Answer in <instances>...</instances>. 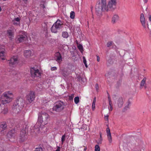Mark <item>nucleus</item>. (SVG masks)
I'll list each match as a JSON object with an SVG mask.
<instances>
[{
    "mask_svg": "<svg viewBox=\"0 0 151 151\" xmlns=\"http://www.w3.org/2000/svg\"><path fill=\"white\" fill-rule=\"evenodd\" d=\"M116 0H110L108 5L106 6V0H99L95 8L96 14L100 16L102 11H112L116 9Z\"/></svg>",
    "mask_w": 151,
    "mask_h": 151,
    "instance_id": "nucleus-1",
    "label": "nucleus"
},
{
    "mask_svg": "<svg viewBox=\"0 0 151 151\" xmlns=\"http://www.w3.org/2000/svg\"><path fill=\"white\" fill-rule=\"evenodd\" d=\"M49 115L47 113L42 112L39 114L38 119L36 125L34 126L35 131H38L42 125H44L48 123L50 120Z\"/></svg>",
    "mask_w": 151,
    "mask_h": 151,
    "instance_id": "nucleus-2",
    "label": "nucleus"
},
{
    "mask_svg": "<svg viewBox=\"0 0 151 151\" xmlns=\"http://www.w3.org/2000/svg\"><path fill=\"white\" fill-rule=\"evenodd\" d=\"M13 95L12 92L10 91H8L4 93L2 96V98H4V99L2 100V103L3 104L9 103L12 100Z\"/></svg>",
    "mask_w": 151,
    "mask_h": 151,
    "instance_id": "nucleus-3",
    "label": "nucleus"
},
{
    "mask_svg": "<svg viewBox=\"0 0 151 151\" xmlns=\"http://www.w3.org/2000/svg\"><path fill=\"white\" fill-rule=\"evenodd\" d=\"M65 103L61 101L56 102L52 108L53 110L56 112H60L63 110L65 108Z\"/></svg>",
    "mask_w": 151,
    "mask_h": 151,
    "instance_id": "nucleus-4",
    "label": "nucleus"
},
{
    "mask_svg": "<svg viewBox=\"0 0 151 151\" xmlns=\"http://www.w3.org/2000/svg\"><path fill=\"white\" fill-rule=\"evenodd\" d=\"M63 25L62 22L60 20L58 19L54 23L51 28V32L54 33H56L58 30L60 29L61 27Z\"/></svg>",
    "mask_w": 151,
    "mask_h": 151,
    "instance_id": "nucleus-5",
    "label": "nucleus"
},
{
    "mask_svg": "<svg viewBox=\"0 0 151 151\" xmlns=\"http://www.w3.org/2000/svg\"><path fill=\"white\" fill-rule=\"evenodd\" d=\"M30 73L32 77H40L41 76V73L39 70L35 67L30 68Z\"/></svg>",
    "mask_w": 151,
    "mask_h": 151,
    "instance_id": "nucleus-6",
    "label": "nucleus"
},
{
    "mask_svg": "<svg viewBox=\"0 0 151 151\" xmlns=\"http://www.w3.org/2000/svg\"><path fill=\"white\" fill-rule=\"evenodd\" d=\"M9 61V65L13 67L16 66L19 62L17 57L16 56H14L11 58Z\"/></svg>",
    "mask_w": 151,
    "mask_h": 151,
    "instance_id": "nucleus-7",
    "label": "nucleus"
},
{
    "mask_svg": "<svg viewBox=\"0 0 151 151\" xmlns=\"http://www.w3.org/2000/svg\"><path fill=\"white\" fill-rule=\"evenodd\" d=\"M35 98V94L33 91H30L27 95L26 96L27 100L28 102L31 103L33 101Z\"/></svg>",
    "mask_w": 151,
    "mask_h": 151,
    "instance_id": "nucleus-8",
    "label": "nucleus"
},
{
    "mask_svg": "<svg viewBox=\"0 0 151 151\" xmlns=\"http://www.w3.org/2000/svg\"><path fill=\"white\" fill-rule=\"evenodd\" d=\"M22 33L23 35L20 34L17 36L18 40L19 42H23L27 39L26 33L24 31H22Z\"/></svg>",
    "mask_w": 151,
    "mask_h": 151,
    "instance_id": "nucleus-9",
    "label": "nucleus"
},
{
    "mask_svg": "<svg viewBox=\"0 0 151 151\" xmlns=\"http://www.w3.org/2000/svg\"><path fill=\"white\" fill-rule=\"evenodd\" d=\"M26 133V131L24 129L21 130L20 133V139L22 142L24 141L27 138V136L25 135Z\"/></svg>",
    "mask_w": 151,
    "mask_h": 151,
    "instance_id": "nucleus-10",
    "label": "nucleus"
},
{
    "mask_svg": "<svg viewBox=\"0 0 151 151\" xmlns=\"http://www.w3.org/2000/svg\"><path fill=\"white\" fill-rule=\"evenodd\" d=\"M5 49L4 47H0V59L3 60H5Z\"/></svg>",
    "mask_w": 151,
    "mask_h": 151,
    "instance_id": "nucleus-11",
    "label": "nucleus"
},
{
    "mask_svg": "<svg viewBox=\"0 0 151 151\" xmlns=\"http://www.w3.org/2000/svg\"><path fill=\"white\" fill-rule=\"evenodd\" d=\"M108 127L106 129V132L107 136L108 137V139L109 141V142L111 143L112 142V137L111 136V134L110 132V130L109 128V127L108 125H107Z\"/></svg>",
    "mask_w": 151,
    "mask_h": 151,
    "instance_id": "nucleus-12",
    "label": "nucleus"
},
{
    "mask_svg": "<svg viewBox=\"0 0 151 151\" xmlns=\"http://www.w3.org/2000/svg\"><path fill=\"white\" fill-rule=\"evenodd\" d=\"M140 21L143 27L145 29L146 28L145 19L144 15L143 13L141 14L140 17Z\"/></svg>",
    "mask_w": 151,
    "mask_h": 151,
    "instance_id": "nucleus-13",
    "label": "nucleus"
},
{
    "mask_svg": "<svg viewBox=\"0 0 151 151\" xmlns=\"http://www.w3.org/2000/svg\"><path fill=\"white\" fill-rule=\"evenodd\" d=\"M140 21L143 27L145 29L146 28L145 19L144 15L143 13L141 14L140 17Z\"/></svg>",
    "mask_w": 151,
    "mask_h": 151,
    "instance_id": "nucleus-14",
    "label": "nucleus"
},
{
    "mask_svg": "<svg viewBox=\"0 0 151 151\" xmlns=\"http://www.w3.org/2000/svg\"><path fill=\"white\" fill-rule=\"evenodd\" d=\"M114 56L113 54H111L109 57H107L106 58L107 61L109 63L108 66L112 64L113 63V60L114 59Z\"/></svg>",
    "mask_w": 151,
    "mask_h": 151,
    "instance_id": "nucleus-15",
    "label": "nucleus"
},
{
    "mask_svg": "<svg viewBox=\"0 0 151 151\" xmlns=\"http://www.w3.org/2000/svg\"><path fill=\"white\" fill-rule=\"evenodd\" d=\"M55 56L56 61L57 62L59 63L62 61V57L60 52H56L55 54Z\"/></svg>",
    "mask_w": 151,
    "mask_h": 151,
    "instance_id": "nucleus-16",
    "label": "nucleus"
},
{
    "mask_svg": "<svg viewBox=\"0 0 151 151\" xmlns=\"http://www.w3.org/2000/svg\"><path fill=\"white\" fill-rule=\"evenodd\" d=\"M117 103L119 108L122 107L124 104L123 98L121 97H119L117 100Z\"/></svg>",
    "mask_w": 151,
    "mask_h": 151,
    "instance_id": "nucleus-17",
    "label": "nucleus"
},
{
    "mask_svg": "<svg viewBox=\"0 0 151 151\" xmlns=\"http://www.w3.org/2000/svg\"><path fill=\"white\" fill-rule=\"evenodd\" d=\"M7 35L10 38H11L12 37H14V33L13 30L10 29L8 30L7 32Z\"/></svg>",
    "mask_w": 151,
    "mask_h": 151,
    "instance_id": "nucleus-18",
    "label": "nucleus"
},
{
    "mask_svg": "<svg viewBox=\"0 0 151 151\" xmlns=\"http://www.w3.org/2000/svg\"><path fill=\"white\" fill-rule=\"evenodd\" d=\"M7 127L6 124L5 122H1L0 124V129H1V132L5 129Z\"/></svg>",
    "mask_w": 151,
    "mask_h": 151,
    "instance_id": "nucleus-19",
    "label": "nucleus"
},
{
    "mask_svg": "<svg viewBox=\"0 0 151 151\" xmlns=\"http://www.w3.org/2000/svg\"><path fill=\"white\" fill-rule=\"evenodd\" d=\"M31 51L30 50H26L24 52V56L27 58L31 56Z\"/></svg>",
    "mask_w": 151,
    "mask_h": 151,
    "instance_id": "nucleus-20",
    "label": "nucleus"
},
{
    "mask_svg": "<svg viewBox=\"0 0 151 151\" xmlns=\"http://www.w3.org/2000/svg\"><path fill=\"white\" fill-rule=\"evenodd\" d=\"M119 16L117 15H114L112 18V22L113 23H115L119 19Z\"/></svg>",
    "mask_w": 151,
    "mask_h": 151,
    "instance_id": "nucleus-21",
    "label": "nucleus"
},
{
    "mask_svg": "<svg viewBox=\"0 0 151 151\" xmlns=\"http://www.w3.org/2000/svg\"><path fill=\"white\" fill-rule=\"evenodd\" d=\"M146 78L145 77L143 78V79L141 81L140 83V89H142V87L144 86L145 84L146 81Z\"/></svg>",
    "mask_w": 151,
    "mask_h": 151,
    "instance_id": "nucleus-22",
    "label": "nucleus"
},
{
    "mask_svg": "<svg viewBox=\"0 0 151 151\" xmlns=\"http://www.w3.org/2000/svg\"><path fill=\"white\" fill-rule=\"evenodd\" d=\"M62 36L64 38H67L68 37V35L67 32H62Z\"/></svg>",
    "mask_w": 151,
    "mask_h": 151,
    "instance_id": "nucleus-23",
    "label": "nucleus"
},
{
    "mask_svg": "<svg viewBox=\"0 0 151 151\" xmlns=\"http://www.w3.org/2000/svg\"><path fill=\"white\" fill-rule=\"evenodd\" d=\"M13 130H11V131H9L8 133V134H7V137H9V138H11V137H12L13 136V133L12 132H13Z\"/></svg>",
    "mask_w": 151,
    "mask_h": 151,
    "instance_id": "nucleus-24",
    "label": "nucleus"
},
{
    "mask_svg": "<svg viewBox=\"0 0 151 151\" xmlns=\"http://www.w3.org/2000/svg\"><path fill=\"white\" fill-rule=\"evenodd\" d=\"M75 13L73 11H72L70 13V17L71 19H73L75 18Z\"/></svg>",
    "mask_w": 151,
    "mask_h": 151,
    "instance_id": "nucleus-25",
    "label": "nucleus"
},
{
    "mask_svg": "<svg viewBox=\"0 0 151 151\" xmlns=\"http://www.w3.org/2000/svg\"><path fill=\"white\" fill-rule=\"evenodd\" d=\"M65 139V134H64L63 135L61 138V142L62 144H63Z\"/></svg>",
    "mask_w": 151,
    "mask_h": 151,
    "instance_id": "nucleus-26",
    "label": "nucleus"
},
{
    "mask_svg": "<svg viewBox=\"0 0 151 151\" xmlns=\"http://www.w3.org/2000/svg\"><path fill=\"white\" fill-rule=\"evenodd\" d=\"M74 100L75 103L76 104H78L79 102V97L78 96L75 97Z\"/></svg>",
    "mask_w": 151,
    "mask_h": 151,
    "instance_id": "nucleus-27",
    "label": "nucleus"
},
{
    "mask_svg": "<svg viewBox=\"0 0 151 151\" xmlns=\"http://www.w3.org/2000/svg\"><path fill=\"white\" fill-rule=\"evenodd\" d=\"M113 42L112 41H110L107 42L106 45L107 47H111L113 44Z\"/></svg>",
    "mask_w": 151,
    "mask_h": 151,
    "instance_id": "nucleus-28",
    "label": "nucleus"
},
{
    "mask_svg": "<svg viewBox=\"0 0 151 151\" xmlns=\"http://www.w3.org/2000/svg\"><path fill=\"white\" fill-rule=\"evenodd\" d=\"M100 147L98 145H95V151H100Z\"/></svg>",
    "mask_w": 151,
    "mask_h": 151,
    "instance_id": "nucleus-29",
    "label": "nucleus"
},
{
    "mask_svg": "<svg viewBox=\"0 0 151 151\" xmlns=\"http://www.w3.org/2000/svg\"><path fill=\"white\" fill-rule=\"evenodd\" d=\"M102 141V138H99L98 141H96V142L98 144H101Z\"/></svg>",
    "mask_w": 151,
    "mask_h": 151,
    "instance_id": "nucleus-30",
    "label": "nucleus"
},
{
    "mask_svg": "<svg viewBox=\"0 0 151 151\" xmlns=\"http://www.w3.org/2000/svg\"><path fill=\"white\" fill-rule=\"evenodd\" d=\"M83 63L85 65L86 67V68H87L88 66H87V63H86V60L85 57H83Z\"/></svg>",
    "mask_w": 151,
    "mask_h": 151,
    "instance_id": "nucleus-31",
    "label": "nucleus"
},
{
    "mask_svg": "<svg viewBox=\"0 0 151 151\" xmlns=\"http://www.w3.org/2000/svg\"><path fill=\"white\" fill-rule=\"evenodd\" d=\"M95 88H96V90L97 92L98 93V92H99V86L98 84L97 83H96V84Z\"/></svg>",
    "mask_w": 151,
    "mask_h": 151,
    "instance_id": "nucleus-32",
    "label": "nucleus"
},
{
    "mask_svg": "<svg viewBox=\"0 0 151 151\" xmlns=\"http://www.w3.org/2000/svg\"><path fill=\"white\" fill-rule=\"evenodd\" d=\"M129 108V106L128 105H127L123 109V111L124 112L125 111H126L127 109Z\"/></svg>",
    "mask_w": 151,
    "mask_h": 151,
    "instance_id": "nucleus-33",
    "label": "nucleus"
},
{
    "mask_svg": "<svg viewBox=\"0 0 151 151\" xmlns=\"http://www.w3.org/2000/svg\"><path fill=\"white\" fill-rule=\"evenodd\" d=\"M78 49L80 50H83V47L82 45L81 44L79 45L78 46Z\"/></svg>",
    "mask_w": 151,
    "mask_h": 151,
    "instance_id": "nucleus-34",
    "label": "nucleus"
},
{
    "mask_svg": "<svg viewBox=\"0 0 151 151\" xmlns=\"http://www.w3.org/2000/svg\"><path fill=\"white\" fill-rule=\"evenodd\" d=\"M20 19L19 18H18V17H17V18H15L14 20H13L12 21H14L15 22H19V21H20Z\"/></svg>",
    "mask_w": 151,
    "mask_h": 151,
    "instance_id": "nucleus-35",
    "label": "nucleus"
},
{
    "mask_svg": "<svg viewBox=\"0 0 151 151\" xmlns=\"http://www.w3.org/2000/svg\"><path fill=\"white\" fill-rule=\"evenodd\" d=\"M92 109L93 110H94V98L93 99L92 105Z\"/></svg>",
    "mask_w": 151,
    "mask_h": 151,
    "instance_id": "nucleus-36",
    "label": "nucleus"
},
{
    "mask_svg": "<svg viewBox=\"0 0 151 151\" xmlns=\"http://www.w3.org/2000/svg\"><path fill=\"white\" fill-rule=\"evenodd\" d=\"M12 22L13 24L14 25H18L19 24V22H16L14 21H12Z\"/></svg>",
    "mask_w": 151,
    "mask_h": 151,
    "instance_id": "nucleus-37",
    "label": "nucleus"
},
{
    "mask_svg": "<svg viewBox=\"0 0 151 151\" xmlns=\"http://www.w3.org/2000/svg\"><path fill=\"white\" fill-rule=\"evenodd\" d=\"M74 97V94H72L71 96H70L69 97V99L70 100H71L73 99V98Z\"/></svg>",
    "mask_w": 151,
    "mask_h": 151,
    "instance_id": "nucleus-38",
    "label": "nucleus"
},
{
    "mask_svg": "<svg viewBox=\"0 0 151 151\" xmlns=\"http://www.w3.org/2000/svg\"><path fill=\"white\" fill-rule=\"evenodd\" d=\"M57 70V68L55 67H54L51 68V70L52 71L55 70Z\"/></svg>",
    "mask_w": 151,
    "mask_h": 151,
    "instance_id": "nucleus-39",
    "label": "nucleus"
},
{
    "mask_svg": "<svg viewBox=\"0 0 151 151\" xmlns=\"http://www.w3.org/2000/svg\"><path fill=\"white\" fill-rule=\"evenodd\" d=\"M108 117L109 116L107 115L106 116H105L104 117V119L106 121H108Z\"/></svg>",
    "mask_w": 151,
    "mask_h": 151,
    "instance_id": "nucleus-40",
    "label": "nucleus"
},
{
    "mask_svg": "<svg viewBox=\"0 0 151 151\" xmlns=\"http://www.w3.org/2000/svg\"><path fill=\"white\" fill-rule=\"evenodd\" d=\"M108 99L109 102H111V101L110 99V95H109V96H108Z\"/></svg>",
    "mask_w": 151,
    "mask_h": 151,
    "instance_id": "nucleus-41",
    "label": "nucleus"
},
{
    "mask_svg": "<svg viewBox=\"0 0 151 151\" xmlns=\"http://www.w3.org/2000/svg\"><path fill=\"white\" fill-rule=\"evenodd\" d=\"M60 147H57V149L55 151H60Z\"/></svg>",
    "mask_w": 151,
    "mask_h": 151,
    "instance_id": "nucleus-42",
    "label": "nucleus"
},
{
    "mask_svg": "<svg viewBox=\"0 0 151 151\" xmlns=\"http://www.w3.org/2000/svg\"><path fill=\"white\" fill-rule=\"evenodd\" d=\"M109 105L110 107H112V101L111 102H109Z\"/></svg>",
    "mask_w": 151,
    "mask_h": 151,
    "instance_id": "nucleus-43",
    "label": "nucleus"
},
{
    "mask_svg": "<svg viewBox=\"0 0 151 151\" xmlns=\"http://www.w3.org/2000/svg\"><path fill=\"white\" fill-rule=\"evenodd\" d=\"M97 56V61L98 62H99L100 60V58L99 56H98L97 55H96Z\"/></svg>",
    "mask_w": 151,
    "mask_h": 151,
    "instance_id": "nucleus-44",
    "label": "nucleus"
},
{
    "mask_svg": "<svg viewBox=\"0 0 151 151\" xmlns=\"http://www.w3.org/2000/svg\"><path fill=\"white\" fill-rule=\"evenodd\" d=\"M99 135H100V138H102V133L101 132H99Z\"/></svg>",
    "mask_w": 151,
    "mask_h": 151,
    "instance_id": "nucleus-45",
    "label": "nucleus"
},
{
    "mask_svg": "<svg viewBox=\"0 0 151 151\" xmlns=\"http://www.w3.org/2000/svg\"><path fill=\"white\" fill-rule=\"evenodd\" d=\"M93 9V7H92L91 8V11L92 12V17H93V11H92V10Z\"/></svg>",
    "mask_w": 151,
    "mask_h": 151,
    "instance_id": "nucleus-46",
    "label": "nucleus"
},
{
    "mask_svg": "<svg viewBox=\"0 0 151 151\" xmlns=\"http://www.w3.org/2000/svg\"><path fill=\"white\" fill-rule=\"evenodd\" d=\"M128 105L129 106V105L131 104L130 101L129 100L128 101Z\"/></svg>",
    "mask_w": 151,
    "mask_h": 151,
    "instance_id": "nucleus-47",
    "label": "nucleus"
},
{
    "mask_svg": "<svg viewBox=\"0 0 151 151\" xmlns=\"http://www.w3.org/2000/svg\"><path fill=\"white\" fill-rule=\"evenodd\" d=\"M144 86L145 88V89H146L147 88V86L146 85V83H145V85H144Z\"/></svg>",
    "mask_w": 151,
    "mask_h": 151,
    "instance_id": "nucleus-48",
    "label": "nucleus"
},
{
    "mask_svg": "<svg viewBox=\"0 0 151 151\" xmlns=\"http://www.w3.org/2000/svg\"><path fill=\"white\" fill-rule=\"evenodd\" d=\"M149 20L151 22V15H150L149 18Z\"/></svg>",
    "mask_w": 151,
    "mask_h": 151,
    "instance_id": "nucleus-49",
    "label": "nucleus"
},
{
    "mask_svg": "<svg viewBox=\"0 0 151 151\" xmlns=\"http://www.w3.org/2000/svg\"><path fill=\"white\" fill-rule=\"evenodd\" d=\"M144 1L145 3H147L148 1V0H143Z\"/></svg>",
    "mask_w": 151,
    "mask_h": 151,
    "instance_id": "nucleus-50",
    "label": "nucleus"
},
{
    "mask_svg": "<svg viewBox=\"0 0 151 151\" xmlns=\"http://www.w3.org/2000/svg\"><path fill=\"white\" fill-rule=\"evenodd\" d=\"M113 107H110V109L109 110L110 111H111L112 110Z\"/></svg>",
    "mask_w": 151,
    "mask_h": 151,
    "instance_id": "nucleus-51",
    "label": "nucleus"
},
{
    "mask_svg": "<svg viewBox=\"0 0 151 151\" xmlns=\"http://www.w3.org/2000/svg\"><path fill=\"white\" fill-rule=\"evenodd\" d=\"M63 76L64 77H65L66 76V75H65V74L64 73L63 74Z\"/></svg>",
    "mask_w": 151,
    "mask_h": 151,
    "instance_id": "nucleus-52",
    "label": "nucleus"
},
{
    "mask_svg": "<svg viewBox=\"0 0 151 151\" xmlns=\"http://www.w3.org/2000/svg\"><path fill=\"white\" fill-rule=\"evenodd\" d=\"M4 110H6V112L7 111V110L6 109H4Z\"/></svg>",
    "mask_w": 151,
    "mask_h": 151,
    "instance_id": "nucleus-53",
    "label": "nucleus"
},
{
    "mask_svg": "<svg viewBox=\"0 0 151 151\" xmlns=\"http://www.w3.org/2000/svg\"><path fill=\"white\" fill-rule=\"evenodd\" d=\"M107 94H108V96H109V95H110L109 93H108V91H107Z\"/></svg>",
    "mask_w": 151,
    "mask_h": 151,
    "instance_id": "nucleus-54",
    "label": "nucleus"
},
{
    "mask_svg": "<svg viewBox=\"0 0 151 151\" xmlns=\"http://www.w3.org/2000/svg\"><path fill=\"white\" fill-rule=\"evenodd\" d=\"M23 0L25 2H27L28 0Z\"/></svg>",
    "mask_w": 151,
    "mask_h": 151,
    "instance_id": "nucleus-55",
    "label": "nucleus"
},
{
    "mask_svg": "<svg viewBox=\"0 0 151 151\" xmlns=\"http://www.w3.org/2000/svg\"><path fill=\"white\" fill-rule=\"evenodd\" d=\"M1 7L0 6V12L1 11Z\"/></svg>",
    "mask_w": 151,
    "mask_h": 151,
    "instance_id": "nucleus-56",
    "label": "nucleus"
},
{
    "mask_svg": "<svg viewBox=\"0 0 151 151\" xmlns=\"http://www.w3.org/2000/svg\"><path fill=\"white\" fill-rule=\"evenodd\" d=\"M95 102L96 100V98L95 97Z\"/></svg>",
    "mask_w": 151,
    "mask_h": 151,
    "instance_id": "nucleus-57",
    "label": "nucleus"
},
{
    "mask_svg": "<svg viewBox=\"0 0 151 151\" xmlns=\"http://www.w3.org/2000/svg\"><path fill=\"white\" fill-rule=\"evenodd\" d=\"M43 6H44V8L45 7V6L44 5H43Z\"/></svg>",
    "mask_w": 151,
    "mask_h": 151,
    "instance_id": "nucleus-58",
    "label": "nucleus"
}]
</instances>
